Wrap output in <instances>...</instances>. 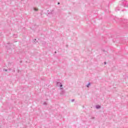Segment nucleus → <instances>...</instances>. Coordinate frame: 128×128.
<instances>
[{"mask_svg": "<svg viewBox=\"0 0 128 128\" xmlns=\"http://www.w3.org/2000/svg\"><path fill=\"white\" fill-rule=\"evenodd\" d=\"M120 4L122 5V6L124 8H128V2L126 1L125 0H122L120 2Z\"/></svg>", "mask_w": 128, "mask_h": 128, "instance_id": "nucleus-1", "label": "nucleus"}, {"mask_svg": "<svg viewBox=\"0 0 128 128\" xmlns=\"http://www.w3.org/2000/svg\"><path fill=\"white\" fill-rule=\"evenodd\" d=\"M122 24H126V26H128V20L126 19H124L122 21Z\"/></svg>", "mask_w": 128, "mask_h": 128, "instance_id": "nucleus-2", "label": "nucleus"}, {"mask_svg": "<svg viewBox=\"0 0 128 128\" xmlns=\"http://www.w3.org/2000/svg\"><path fill=\"white\" fill-rule=\"evenodd\" d=\"M57 86H60V88L62 87V82H56Z\"/></svg>", "mask_w": 128, "mask_h": 128, "instance_id": "nucleus-3", "label": "nucleus"}, {"mask_svg": "<svg viewBox=\"0 0 128 128\" xmlns=\"http://www.w3.org/2000/svg\"><path fill=\"white\" fill-rule=\"evenodd\" d=\"M65 94H66V91H64V90H60V96H64Z\"/></svg>", "mask_w": 128, "mask_h": 128, "instance_id": "nucleus-4", "label": "nucleus"}, {"mask_svg": "<svg viewBox=\"0 0 128 128\" xmlns=\"http://www.w3.org/2000/svg\"><path fill=\"white\" fill-rule=\"evenodd\" d=\"M96 108H97L98 110V108H100V105H96Z\"/></svg>", "mask_w": 128, "mask_h": 128, "instance_id": "nucleus-5", "label": "nucleus"}, {"mask_svg": "<svg viewBox=\"0 0 128 128\" xmlns=\"http://www.w3.org/2000/svg\"><path fill=\"white\" fill-rule=\"evenodd\" d=\"M120 10V8H117L116 9V12H118V10Z\"/></svg>", "mask_w": 128, "mask_h": 128, "instance_id": "nucleus-6", "label": "nucleus"}, {"mask_svg": "<svg viewBox=\"0 0 128 128\" xmlns=\"http://www.w3.org/2000/svg\"><path fill=\"white\" fill-rule=\"evenodd\" d=\"M90 86V83H88V84L86 85V87H87V88H89Z\"/></svg>", "mask_w": 128, "mask_h": 128, "instance_id": "nucleus-7", "label": "nucleus"}, {"mask_svg": "<svg viewBox=\"0 0 128 128\" xmlns=\"http://www.w3.org/2000/svg\"><path fill=\"white\" fill-rule=\"evenodd\" d=\"M60 90H64V88H62V87H60Z\"/></svg>", "mask_w": 128, "mask_h": 128, "instance_id": "nucleus-8", "label": "nucleus"}, {"mask_svg": "<svg viewBox=\"0 0 128 128\" xmlns=\"http://www.w3.org/2000/svg\"><path fill=\"white\" fill-rule=\"evenodd\" d=\"M43 104H44V106H46V104H48V103H47L46 102H44L43 103Z\"/></svg>", "mask_w": 128, "mask_h": 128, "instance_id": "nucleus-9", "label": "nucleus"}, {"mask_svg": "<svg viewBox=\"0 0 128 128\" xmlns=\"http://www.w3.org/2000/svg\"><path fill=\"white\" fill-rule=\"evenodd\" d=\"M34 10H35V12H38V8H34Z\"/></svg>", "mask_w": 128, "mask_h": 128, "instance_id": "nucleus-10", "label": "nucleus"}, {"mask_svg": "<svg viewBox=\"0 0 128 128\" xmlns=\"http://www.w3.org/2000/svg\"><path fill=\"white\" fill-rule=\"evenodd\" d=\"M71 102H74V99L72 100H71Z\"/></svg>", "mask_w": 128, "mask_h": 128, "instance_id": "nucleus-11", "label": "nucleus"}, {"mask_svg": "<svg viewBox=\"0 0 128 128\" xmlns=\"http://www.w3.org/2000/svg\"><path fill=\"white\" fill-rule=\"evenodd\" d=\"M91 118H92V120H94L95 118H94V117H92Z\"/></svg>", "mask_w": 128, "mask_h": 128, "instance_id": "nucleus-12", "label": "nucleus"}, {"mask_svg": "<svg viewBox=\"0 0 128 128\" xmlns=\"http://www.w3.org/2000/svg\"><path fill=\"white\" fill-rule=\"evenodd\" d=\"M104 64H106V62H104Z\"/></svg>", "mask_w": 128, "mask_h": 128, "instance_id": "nucleus-13", "label": "nucleus"}, {"mask_svg": "<svg viewBox=\"0 0 128 128\" xmlns=\"http://www.w3.org/2000/svg\"><path fill=\"white\" fill-rule=\"evenodd\" d=\"M5 70V72H8L7 70Z\"/></svg>", "mask_w": 128, "mask_h": 128, "instance_id": "nucleus-14", "label": "nucleus"}, {"mask_svg": "<svg viewBox=\"0 0 128 128\" xmlns=\"http://www.w3.org/2000/svg\"><path fill=\"white\" fill-rule=\"evenodd\" d=\"M60 4V2H58V4Z\"/></svg>", "mask_w": 128, "mask_h": 128, "instance_id": "nucleus-15", "label": "nucleus"}, {"mask_svg": "<svg viewBox=\"0 0 128 128\" xmlns=\"http://www.w3.org/2000/svg\"><path fill=\"white\" fill-rule=\"evenodd\" d=\"M34 40H36V39H34Z\"/></svg>", "mask_w": 128, "mask_h": 128, "instance_id": "nucleus-16", "label": "nucleus"}, {"mask_svg": "<svg viewBox=\"0 0 128 128\" xmlns=\"http://www.w3.org/2000/svg\"><path fill=\"white\" fill-rule=\"evenodd\" d=\"M55 54H56V52H55Z\"/></svg>", "mask_w": 128, "mask_h": 128, "instance_id": "nucleus-17", "label": "nucleus"}, {"mask_svg": "<svg viewBox=\"0 0 128 128\" xmlns=\"http://www.w3.org/2000/svg\"><path fill=\"white\" fill-rule=\"evenodd\" d=\"M122 10V12H124V10Z\"/></svg>", "mask_w": 128, "mask_h": 128, "instance_id": "nucleus-18", "label": "nucleus"}, {"mask_svg": "<svg viewBox=\"0 0 128 128\" xmlns=\"http://www.w3.org/2000/svg\"><path fill=\"white\" fill-rule=\"evenodd\" d=\"M16 36H15V38H16Z\"/></svg>", "mask_w": 128, "mask_h": 128, "instance_id": "nucleus-19", "label": "nucleus"}]
</instances>
